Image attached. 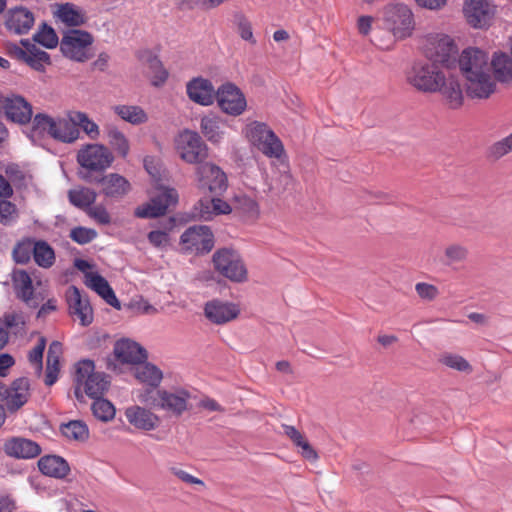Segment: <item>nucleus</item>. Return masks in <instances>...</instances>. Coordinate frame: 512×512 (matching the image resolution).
<instances>
[{"label":"nucleus","mask_w":512,"mask_h":512,"mask_svg":"<svg viewBox=\"0 0 512 512\" xmlns=\"http://www.w3.org/2000/svg\"><path fill=\"white\" fill-rule=\"evenodd\" d=\"M178 200L177 191L173 188H161L159 193L151 197L149 202L138 206L134 215L141 219H152L166 214L170 205Z\"/></svg>","instance_id":"ddd939ff"},{"label":"nucleus","mask_w":512,"mask_h":512,"mask_svg":"<svg viewBox=\"0 0 512 512\" xmlns=\"http://www.w3.org/2000/svg\"><path fill=\"white\" fill-rule=\"evenodd\" d=\"M189 98L200 105L209 106L214 102L216 91L212 82L201 77L194 78L187 84Z\"/></svg>","instance_id":"393cba45"},{"label":"nucleus","mask_w":512,"mask_h":512,"mask_svg":"<svg viewBox=\"0 0 512 512\" xmlns=\"http://www.w3.org/2000/svg\"><path fill=\"white\" fill-rule=\"evenodd\" d=\"M55 127V119L47 114L38 113L34 116L32 126L26 132V135L35 144L46 134L52 136Z\"/></svg>","instance_id":"7c9ffc66"},{"label":"nucleus","mask_w":512,"mask_h":512,"mask_svg":"<svg viewBox=\"0 0 512 512\" xmlns=\"http://www.w3.org/2000/svg\"><path fill=\"white\" fill-rule=\"evenodd\" d=\"M33 258L36 264L42 268H50L55 263V252L51 245L44 240H36Z\"/></svg>","instance_id":"58836bf2"},{"label":"nucleus","mask_w":512,"mask_h":512,"mask_svg":"<svg viewBox=\"0 0 512 512\" xmlns=\"http://www.w3.org/2000/svg\"><path fill=\"white\" fill-rule=\"evenodd\" d=\"M196 178L197 186L203 193L220 196L228 187L225 172L211 162L205 161L196 167Z\"/></svg>","instance_id":"9d476101"},{"label":"nucleus","mask_w":512,"mask_h":512,"mask_svg":"<svg viewBox=\"0 0 512 512\" xmlns=\"http://www.w3.org/2000/svg\"><path fill=\"white\" fill-rule=\"evenodd\" d=\"M383 22L394 37L405 38L413 28V14L405 4H389L383 9Z\"/></svg>","instance_id":"6e6552de"},{"label":"nucleus","mask_w":512,"mask_h":512,"mask_svg":"<svg viewBox=\"0 0 512 512\" xmlns=\"http://www.w3.org/2000/svg\"><path fill=\"white\" fill-rule=\"evenodd\" d=\"M108 142L110 146L118 153L119 156L125 158L129 153V142L126 136L117 128L108 130Z\"/></svg>","instance_id":"09e8293b"},{"label":"nucleus","mask_w":512,"mask_h":512,"mask_svg":"<svg viewBox=\"0 0 512 512\" xmlns=\"http://www.w3.org/2000/svg\"><path fill=\"white\" fill-rule=\"evenodd\" d=\"M33 13L25 7H16L8 12L6 28L17 35L27 34L34 25Z\"/></svg>","instance_id":"cd10ccee"},{"label":"nucleus","mask_w":512,"mask_h":512,"mask_svg":"<svg viewBox=\"0 0 512 512\" xmlns=\"http://www.w3.org/2000/svg\"><path fill=\"white\" fill-rule=\"evenodd\" d=\"M36 240L24 238L17 242L12 251L13 259L18 264H27L33 256Z\"/></svg>","instance_id":"c03bdc74"},{"label":"nucleus","mask_w":512,"mask_h":512,"mask_svg":"<svg viewBox=\"0 0 512 512\" xmlns=\"http://www.w3.org/2000/svg\"><path fill=\"white\" fill-rule=\"evenodd\" d=\"M214 270L221 276L235 283L248 279V270L240 253L233 248H220L212 257Z\"/></svg>","instance_id":"20e7f679"},{"label":"nucleus","mask_w":512,"mask_h":512,"mask_svg":"<svg viewBox=\"0 0 512 512\" xmlns=\"http://www.w3.org/2000/svg\"><path fill=\"white\" fill-rule=\"evenodd\" d=\"M135 371L136 378L147 385L146 388L159 389L163 378L162 371L152 363L142 362Z\"/></svg>","instance_id":"473e14b6"},{"label":"nucleus","mask_w":512,"mask_h":512,"mask_svg":"<svg viewBox=\"0 0 512 512\" xmlns=\"http://www.w3.org/2000/svg\"><path fill=\"white\" fill-rule=\"evenodd\" d=\"M440 362L459 372L471 373L473 371L471 364L458 354L444 353L440 358Z\"/></svg>","instance_id":"8fccbe9b"},{"label":"nucleus","mask_w":512,"mask_h":512,"mask_svg":"<svg viewBox=\"0 0 512 512\" xmlns=\"http://www.w3.org/2000/svg\"><path fill=\"white\" fill-rule=\"evenodd\" d=\"M113 161L114 156L106 146L102 144H88L77 153V162L83 168L79 172V176L83 180V176L87 173L93 175L102 174L111 166Z\"/></svg>","instance_id":"423d86ee"},{"label":"nucleus","mask_w":512,"mask_h":512,"mask_svg":"<svg viewBox=\"0 0 512 512\" xmlns=\"http://www.w3.org/2000/svg\"><path fill=\"white\" fill-rule=\"evenodd\" d=\"M84 283L101 296L107 304L117 310L121 309V303L116 297L115 292L102 275L97 272L86 273Z\"/></svg>","instance_id":"a878e982"},{"label":"nucleus","mask_w":512,"mask_h":512,"mask_svg":"<svg viewBox=\"0 0 512 512\" xmlns=\"http://www.w3.org/2000/svg\"><path fill=\"white\" fill-rule=\"evenodd\" d=\"M97 237L96 230L83 226L75 227L70 231V238L80 244L84 245L90 243Z\"/></svg>","instance_id":"4d7b16f0"},{"label":"nucleus","mask_w":512,"mask_h":512,"mask_svg":"<svg viewBox=\"0 0 512 512\" xmlns=\"http://www.w3.org/2000/svg\"><path fill=\"white\" fill-rule=\"evenodd\" d=\"M423 50L425 56L433 63L446 67L452 66L458 53L454 40L445 34H429L426 36Z\"/></svg>","instance_id":"0eeeda50"},{"label":"nucleus","mask_w":512,"mask_h":512,"mask_svg":"<svg viewBox=\"0 0 512 512\" xmlns=\"http://www.w3.org/2000/svg\"><path fill=\"white\" fill-rule=\"evenodd\" d=\"M490 65L494 80L501 83L512 82V57L506 53H495Z\"/></svg>","instance_id":"2f4dec72"},{"label":"nucleus","mask_w":512,"mask_h":512,"mask_svg":"<svg viewBox=\"0 0 512 512\" xmlns=\"http://www.w3.org/2000/svg\"><path fill=\"white\" fill-rule=\"evenodd\" d=\"M178 153L185 162L200 165L208 157V148L197 132L185 130L177 138Z\"/></svg>","instance_id":"9b49d317"},{"label":"nucleus","mask_w":512,"mask_h":512,"mask_svg":"<svg viewBox=\"0 0 512 512\" xmlns=\"http://www.w3.org/2000/svg\"><path fill=\"white\" fill-rule=\"evenodd\" d=\"M93 43L91 33L84 30H69L64 34L60 42L62 54L74 61L85 62L91 58L87 49Z\"/></svg>","instance_id":"1a4fd4ad"},{"label":"nucleus","mask_w":512,"mask_h":512,"mask_svg":"<svg viewBox=\"0 0 512 512\" xmlns=\"http://www.w3.org/2000/svg\"><path fill=\"white\" fill-rule=\"evenodd\" d=\"M201 132L211 142L217 143L222 138L220 131L219 119L214 115H207L201 119Z\"/></svg>","instance_id":"49530a36"},{"label":"nucleus","mask_w":512,"mask_h":512,"mask_svg":"<svg viewBox=\"0 0 512 512\" xmlns=\"http://www.w3.org/2000/svg\"><path fill=\"white\" fill-rule=\"evenodd\" d=\"M190 393L182 388L174 391L144 388L138 391L139 402L150 408L163 410L173 416H181L188 409Z\"/></svg>","instance_id":"f03ea898"},{"label":"nucleus","mask_w":512,"mask_h":512,"mask_svg":"<svg viewBox=\"0 0 512 512\" xmlns=\"http://www.w3.org/2000/svg\"><path fill=\"white\" fill-rule=\"evenodd\" d=\"M180 244L186 252L204 255L213 249L214 235L208 226L194 225L182 233Z\"/></svg>","instance_id":"f8f14e48"},{"label":"nucleus","mask_w":512,"mask_h":512,"mask_svg":"<svg viewBox=\"0 0 512 512\" xmlns=\"http://www.w3.org/2000/svg\"><path fill=\"white\" fill-rule=\"evenodd\" d=\"M0 327L8 331V336H24L26 330V319L22 312H6L0 318Z\"/></svg>","instance_id":"f704fd0d"},{"label":"nucleus","mask_w":512,"mask_h":512,"mask_svg":"<svg viewBox=\"0 0 512 512\" xmlns=\"http://www.w3.org/2000/svg\"><path fill=\"white\" fill-rule=\"evenodd\" d=\"M113 110L122 120L132 125H140L148 121L147 113L137 105H116Z\"/></svg>","instance_id":"e433bc0d"},{"label":"nucleus","mask_w":512,"mask_h":512,"mask_svg":"<svg viewBox=\"0 0 512 512\" xmlns=\"http://www.w3.org/2000/svg\"><path fill=\"white\" fill-rule=\"evenodd\" d=\"M86 213L93 218L95 221H97L99 224L102 225H108L111 222V217L106 210V208L102 205H98L95 207H90Z\"/></svg>","instance_id":"680f3d73"},{"label":"nucleus","mask_w":512,"mask_h":512,"mask_svg":"<svg viewBox=\"0 0 512 512\" xmlns=\"http://www.w3.org/2000/svg\"><path fill=\"white\" fill-rule=\"evenodd\" d=\"M12 285L18 299L30 307H37L39 302L34 298L33 282L27 271L15 269L12 272Z\"/></svg>","instance_id":"b1692460"},{"label":"nucleus","mask_w":512,"mask_h":512,"mask_svg":"<svg viewBox=\"0 0 512 512\" xmlns=\"http://www.w3.org/2000/svg\"><path fill=\"white\" fill-rule=\"evenodd\" d=\"M415 290L419 297L425 300H433L438 295L436 286L424 282L417 283Z\"/></svg>","instance_id":"e2e57ef3"},{"label":"nucleus","mask_w":512,"mask_h":512,"mask_svg":"<svg viewBox=\"0 0 512 512\" xmlns=\"http://www.w3.org/2000/svg\"><path fill=\"white\" fill-rule=\"evenodd\" d=\"M406 80L418 91L434 93L438 92L444 83V74L438 64L430 60L418 61L406 72Z\"/></svg>","instance_id":"7ed1b4c3"},{"label":"nucleus","mask_w":512,"mask_h":512,"mask_svg":"<svg viewBox=\"0 0 512 512\" xmlns=\"http://www.w3.org/2000/svg\"><path fill=\"white\" fill-rule=\"evenodd\" d=\"M46 347V338L41 336L38 339L35 347L29 351L28 360L29 362L35 366L36 373L38 376L41 375L43 369V353Z\"/></svg>","instance_id":"864d4df0"},{"label":"nucleus","mask_w":512,"mask_h":512,"mask_svg":"<svg viewBox=\"0 0 512 512\" xmlns=\"http://www.w3.org/2000/svg\"><path fill=\"white\" fill-rule=\"evenodd\" d=\"M469 250L466 246L458 243L448 245L444 250V264L453 266L467 260Z\"/></svg>","instance_id":"a18cd8bd"},{"label":"nucleus","mask_w":512,"mask_h":512,"mask_svg":"<svg viewBox=\"0 0 512 512\" xmlns=\"http://www.w3.org/2000/svg\"><path fill=\"white\" fill-rule=\"evenodd\" d=\"M212 199V210L216 215L229 214L232 211L230 204L219 198V196L211 195Z\"/></svg>","instance_id":"338daca9"},{"label":"nucleus","mask_w":512,"mask_h":512,"mask_svg":"<svg viewBox=\"0 0 512 512\" xmlns=\"http://www.w3.org/2000/svg\"><path fill=\"white\" fill-rule=\"evenodd\" d=\"M114 354L116 358L127 364H141L147 360V351L137 342L122 339L115 343Z\"/></svg>","instance_id":"5701e85b"},{"label":"nucleus","mask_w":512,"mask_h":512,"mask_svg":"<svg viewBox=\"0 0 512 512\" xmlns=\"http://www.w3.org/2000/svg\"><path fill=\"white\" fill-rule=\"evenodd\" d=\"M215 98L221 110L233 116L242 114L247 105L244 94L232 83L221 85L216 91Z\"/></svg>","instance_id":"f3484780"},{"label":"nucleus","mask_w":512,"mask_h":512,"mask_svg":"<svg viewBox=\"0 0 512 512\" xmlns=\"http://www.w3.org/2000/svg\"><path fill=\"white\" fill-rule=\"evenodd\" d=\"M512 151V133L495 142L489 149L490 156L499 159Z\"/></svg>","instance_id":"13d9d810"},{"label":"nucleus","mask_w":512,"mask_h":512,"mask_svg":"<svg viewBox=\"0 0 512 512\" xmlns=\"http://www.w3.org/2000/svg\"><path fill=\"white\" fill-rule=\"evenodd\" d=\"M438 91L442 93L451 108L457 109L463 104V91L456 78L449 77L446 79L444 76V83L441 84Z\"/></svg>","instance_id":"72a5a7b5"},{"label":"nucleus","mask_w":512,"mask_h":512,"mask_svg":"<svg viewBox=\"0 0 512 512\" xmlns=\"http://www.w3.org/2000/svg\"><path fill=\"white\" fill-rule=\"evenodd\" d=\"M144 167L148 174L155 180H159L161 176V166L159 161L152 156L144 158Z\"/></svg>","instance_id":"0e129e2a"},{"label":"nucleus","mask_w":512,"mask_h":512,"mask_svg":"<svg viewBox=\"0 0 512 512\" xmlns=\"http://www.w3.org/2000/svg\"><path fill=\"white\" fill-rule=\"evenodd\" d=\"M240 310L234 303L220 300L208 301L204 306L205 317L213 324L223 325L238 317Z\"/></svg>","instance_id":"412c9836"},{"label":"nucleus","mask_w":512,"mask_h":512,"mask_svg":"<svg viewBox=\"0 0 512 512\" xmlns=\"http://www.w3.org/2000/svg\"><path fill=\"white\" fill-rule=\"evenodd\" d=\"M91 410L95 418L102 422L111 421L115 417L116 409L107 399L101 397L93 398Z\"/></svg>","instance_id":"79ce46f5"},{"label":"nucleus","mask_w":512,"mask_h":512,"mask_svg":"<svg viewBox=\"0 0 512 512\" xmlns=\"http://www.w3.org/2000/svg\"><path fill=\"white\" fill-rule=\"evenodd\" d=\"M234 203L235 208L243 213L252 215L258 212L257 202L246 195L235 196Z\"/></svg>","instance_id":"bf43d9fd"},{"label":"nucleus","mask_w":512,"mask_h":512,"mask_svg":"<svg viewBox=\"0 0 512 512\" xmlns=\"http://www.w3.org/2000/svg\"><path fill=\"white\" fill-rule=\"evenodd\" d=\"M74 381L83 384L84 392L90 398L103 396L110 387V376L96 372L95 364L90 359H83L76 364Z\"/></svg>","instance_id":"39448f33"},{"label":"nucleus","mask_w":512,"mask_h":512,"mask_svg":"<svg viewBox=\"0 0 512 512\" xmlns=\"http://www.w3.org/2000/svg\"><path fill=\"white\" fill-rule=\"evenodd\" d=\"M233 21L236 26V30L240 38L250 45L255 46L257 40L253 33L252 23L242 12H236L233 15Z\"/></svg>","instance_id":"37998d69"},{"label":"nucleus","mask_w":512,"mask_h":512,"mask_svg":"<svg viewBox=\"0 0 512 512\" xmlns=\"http://www.w3.org/2000/svg\"><path fill=\"white\" fill-rule=\"evenodd\" d=\"M463 11L471 26L484 28L490 24L495 9L487 0H466Z\"/></svg>","instance_id":"aec40b11"},{"label":"nucleus","mask_w":512,"mask_h":512,"mask_svg":"<svg viewBox=\"0 0 512 512\" xmlns=\"http://www.w3.org/2000/svg\"><path fill=\"white\" fill-rule=\"evenodd\" d=\"M3 449L8 456L17 459H32L39 456L42 451L37 442L23 437L7 439Z\"/></svg>","instance_id":"4be33fe9"},{"label":"nucleus","mask_w":512,"mask_h":512,"mask_svg":"<svg viewBox=\"0 0 512 512\" xmlns=\"http://www.w3.org/2000/svg\"><path fill=\"white\" fill-rule=\"evenodd\" d=\"M212 199L210 197H203L198 200V202L193 207L192 215L193 217L199 218L201 220H211L215 213L212 210Z\"/></svg>","instance_id":"5fc2aeb1"},{"label":"nucleus","mask_w":512,"mask_h":512,"mask_svg":"<svg viewBox=\"0 0 512 512\" xmlns=\"http://www.w3.org/2000/svg\"><path fill=\"white\" fill-rule=\"evenodd\" d=\"M33 40L47 49L55 48L59 42L55 30L46 23H43L38 32L33 35Z\"/></svg>","instance_id":"de8ad7c7"},{"label":"nucleus","mask_w":512,"mask_h":512,"mask_svg":"<svg viewBox=\"0 0 512 512\" xmlns=\"http://www.w3.org/2000/svg\"><path fill=\"white\" fill-rule=\"evenodd\" d=\"M147 237L149 242L157 248L164 247L169 242L168 234L161 230H153L148 233Z\"/></svg>","instance_id":"69168bd1"},{"label":"nucleus","mask_w":512,"mask_h":512,"mask_svg":"<svg viewBox=\"0 0 512 512\" xmlns=\"http://www.w3.org/2000/svg\"><path fill=\"white\" fill-rule=\"evenodd\" d=\"M62 355V344L59 341H53L48 348L46 366L59 367Z\"/></svg>","instance_id":"052dcab7"},{"label":"nucleus","mask_w":512,"mask_h":512,"mask_svg":"<svg viewBox=\"0 0 512 512\" xmlns=\"http://www.w3.org/2000/svg\"><path fill=\"white\" fill-rule=\"evenodd\" d=\"M458 63L469 98L487 99L495 92L496 82L491 74L490 60L486 52L468 47L460 54Z\"/></svg>","instance_id":"f257e3e1"},{"label":"nucleus","mask_w":512,"mask_h":512,"mask_svg":"<svg viewBox=\"0 0 512 512\" xmlns=\"http://www.w3.org/2000/svg\"><path fill=\"white\" fill-rule=\"evenodd\" d=\"M297 447H300L302 449L301 455L309 460V461H316L319 456L316 452V450L309 444V442L304 438Z\"/></svg>","instance_id":"774afa93"},{"label":"nucleus","mask_w":512,"mask_h":512,"mask_svg":"<svg viewBox=\"0 0 512 512\" xmlns=\"http://www.w3.org/2000/svg\"><path fill=\"white\" fill-rule=\"evenodd\" d=\"M96 198V192L88 187H78L68 191L69 202L85 212L94 204Z\"/></svg>","instance_id":"c9c22d12"},{"label":"nucleus","mask_w":512,"mask_h":512,"mask_svg":"<svg viewBox=\"0 0 512 512\" xmlns=\"http://www.w3.org/2000/svg\"><path fill=\"white\" fill-rule=\"evenodd\" d=\"M125 416L131 425L144 431L154 430L160 423V418L156 414L137 405L128 407Z\"/></svg>","instance_id":"bb28decb"},{"label":"nucleus","mask_w":512,"mask_h":512,"mask_svg":"<svg viewBox=\"0 0 512 512\" xmlns=\"http://www.w3.org/2000/svg\"><path fill=\"white\" fill-rule=\"evenodd\" d=\"M148 63L149 69L153 73L152 84L157 87L162 86L168 79V71L157 56H151Z\"/></svg>","instance_id":"603ef678"},{"label":"nucleus","mask_w":512,"mask_h":512,"mask_svg":"<svg viewBox=\"0 0 512 512\" xmlns=\"http://www.w3.org/2000/svg\"><path fill=\"white\" fill-rule=\"evenodd\" d=\"M18 218V211L15 204L6 200L0 199V222L5 225H11Z\"/></svg>","instance_id":"6e6d98bb"},{"label":"nucleus","mask_w":512,"mask_h":512,"mask_svg":"<svg viewBox=\"0 0 512 512\" xmlns=\"http://www.w3.org/2000/svg\"><path fill=\"white\" fill-rule=\"evenodd\" d=\"M61 433L73 440L85 441L89 437V429L85 422L81 420H72L63 423L60 426Z\"/></svg>","instance_id":"ea45409f"},{"label":"nucleus","mask_w":512,"mask_h":512,"mask_svg":"<svg viewBox=\"0 0 512 512\" xmlns=\"http://www.w3.org/2000/svg\"><path fill=\"white\" fill-rule=\"evenodd\" d=\"M252 143L266 156L279 159L284 147L276 134L264 123L256 122L250 129Z\"/></svg>","instance_id":"4468645a"},{"label":"nucleus","mask_w":512,"mask_h":512,"mask_svg":"<svg viewBox=\"0 0 512 512\" xmlns=\"http://www.w3.org/2000/svg\"><path fill=\"white\" fill-rule=\"evenodd\" d=\"M83 180L90 184H100L102 186L101 192L109 198H120L126 195L130 190V184L125 177L117 174L110 173L108 175H93L87 173L83 176Z\"/></svg>","instance_id":"a211bd4d"},{"label":"nucleus","mask_w":512,"mask_h":512,"mask_svg":"<svg viewBox=\"0 0 512 512\" xmlns=\"http://www.w3.org/2000/svg\"><path fill=\"white\" fill-rule=\"evenodd\" d=\"M27 55L28 56L26 57L24 63L36 71L44 72L45 65L51 64L50 55L39 48H37L36 51L29 50Z\"/></svg>","instance_id":"3c124183"},{"label":"nucleus","mask_w":512,"mask_h":512,"mask_svg":"<svg viewBox=\"0 0 512 512\" xmlns=\"http://www.w3.org/2000/svg\"><path fill=\"white\" fill-rule=\"evenodd\" d=\"M55 128L52 133V138L64 143H72L79 137V129L69 119L55 120Z\"/></svg>","instance_id":"4c0bfd02"},{"label":"nucleus","mask_w":512,"mask_h":512,"mask_svg":"<svg viewBox=\"0 0 512 512\" xmlns=\"http://www.w3.org/2000/svg\"><path fill=\"white\" fill-rule=\"evenodd\" d=\"M69 118L75 124V127L81 128L91 139L98 138L100 134L99 127L86 113L74 111L69 114Z\"/></svg>","instance_id":"a19ab883"},{"label":"nucleus","mask_w":512,"mask_h":512,"mask_svg":"<svg viewBox=\"0 0 512 512\" xmlns=\"http://www.w3.org/2000/svg\"><path fill=\"white\" fill-rule=\"evenodd\" d=\"M66 301L69 314L76 316L82 326H89L93 322V308L88 295L82 294L76 286L71 285L66 291Z\"/></svg>","instance_id":"6ab92c4d"},{"label":"nucleus","mask_w":512,"mask_h":512,"mask_svg":"<svg viewBox=\"0 0 512 512\" xmlns=\"http://www.w3.org/2000/svg\"><path fill=\"white\" fill-rule=\"evenodd\" d=\"M54 17L59 19L68 27H78L86 22L85 13L75 4L66 2L57 4V10Z\"/></svg>","instance_id":"c756f323"},{"label":"nucleus","mask_w":512,"mask_h":512,"mask_svg":"<svg viewBox=\"0 0 512 512\" xmlns=\"http://www.w3.org/2000/svg\"><path fill=\"white\" fill-rule=\"evenodd\" d=\"M40 472L56 479H64L70 472L68 462L58 455H45L38 460Z\"/></svg>","instance_id":"c85d7f7f"},{"label":"nucleus","mask_w":512,"mask_h":512,"mask_svg":"<svg viewBox=\"0 0 512 512\" xmlns=\"http://www.w3.org/2000/svg\"><path fill=\"white\" fill-rule=\"evenodd\" d=\"M30 381L26 377L15 379L10 386L0 382V401L9 412L14 413L24 406L30 398Z\"/></svg>","instance_id":"2eb2a0df"},{"label":"nucleus","mask_w":512,"mask_h":512,"mask_svg":"<svg viewBox=\"0 0 512 512\" xmlns=\"http://www.w3.org/2000/svg\"><path fill=\"white\" fill-rule=\"evenodd\" d=\"M0 110L10 121L27 124L32 120V105L21 95L11 94L0 96Z\"/></svg>","instance_id":"dca6fc26"}]
</instances>
